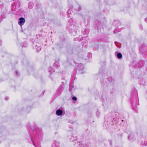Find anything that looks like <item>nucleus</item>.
Here are the masks:
<instances>
[{
  "label": "nucleus",
  "mask_w": 147,
  "mask_h": 147,
  "mask_svg": "<svg viewBox=\"0 0 147 147\" xmlns=\"http://www.w3.org/2000/svg\"><path fill=\"white\" fill-rule=\"evenodd\" d=\"M33 144H34V145L35 146V144H34V143L33 142Z\"/></svg>",
  "instance_id": "dca6fc26"
},
{
  "label": "nucleus",
  "mask_w": 147,
  "mask_h": 147,
  "mask_svg": "<svg viewBox=\"0 0 147 147\" xmlns=\"http://www.w3.org/2000/svg\"><path fill=\"white\" fill-rule=\"evenodd\" d=\"M117 57L119 59H120L122 57V55L121 53H118L117 54Z\"/></svg>",
  "instance_id": "39448f33"
},
{
  "label": "nucleus",
  "mask_w": 147,
  "mask_h": 147,
  "mask_svg": "<svg viewBox=\"0 0 147 147\" xmlns=\"http://www.w3.org/2000/svg\"><path fill=\"white\" fill-rule=\"evenodd\" d=\"M133 109L134 110V106L133 107Z\"/></svg>",
  "instance_id": "4468645a"
},
{
  "label": "nucleus",
  "mask_w": 147,
  "mask_h": 147,
  "mask_svg": "<svg viewBox=\"0 0 147 147\" xmlns=\"http://www.w3.org/2000/svg\"><path fill=\"white\" fill-rule=\"evenodd\" d=\"M2 41L0 40V46L2 45Z\"/></svg>",
  "instance_id": "9d476101"
},
{
  "label": "nucleus",
  "mask_w": 147,
  "mask_h": 147,
  "mask_svg": "<svg viewBox=\"0 0 147 147\" xmlns=\"http://www.w3.org/2000/svg\"><path fill=\"white\" fill-rule=\"evenodd\" d=\"M41 49V48L40 47L38 46L36 48V50L38 52H39Z\"/></svg>",
  "instance_id": "423d86ee"
},
{
  "label": "nucleus",
  "mask_w": 147,
  "mask_h": 147,
  "mask_svg": "<svg viewBox=\"0 0 147 147\" xmlns=\"http://www.w3.org/2000/svg\"><path fill=\"white\" fill-rule=\"evenodd\" d=\"M52 69L51 68V70H49V71H51V69Z\"/></svg>",
  "instance_id": "2eb2a0df"
},
{
  "label": "nucleus",
  "mask_w": 147,
  "mask_h": 147,
  "mask_svg": "<svg viewBox=\"0 0 147 147\" xmlns=\"http://www.w3.org/2000/svg\"><path fill=\"white\" fill-rule=\"evenodd\" d=\"M25 22V19L23 18H20L18 22V24L22 27V26L24 24Z\"/></svg>",
  "instance_id": "f257e3e1"
},
{
  "label": "nucleus",
  "mask_w": 147,
  "mask_h": 147,
  "mask_svg": "<svg viewBox=\"0 0 147 147\" xmlns=\"http://www.w3.org/2000/svg\"><path fill=\"white\" fill-rule=\"evenodd\" d=\"M130 136L129 135L128 136V138L129 139H130Z\"/></svg>",
  "instance_id": "ddd939ff"
},
{
  "label": "nucleus",
  "mask_w": 147,
  "mask_h": 147,
  "mask_svg": "<svg viewBox=\"0 0 147 147\" xmlns=\"http://www.w3.org/2000/svg\"><path fill=\"white\" fill-rule=\"evenodd\" d=\"M145 21L147 23V18H146L145 19Z\"/></svg>",
  "instance_id": "1a4fd4ad"
},
{
  "label": "nucleus",
  "mask_w": 147,
  "mask_h": 147,
  "mask_svg": "<svg viewBox=\"0 0 147 147\" xmlns=\"http://www.w3.org/2000/svg\"><path fill=\"white\" fill-rule=\"evenodd\" d=\"M63 113V111L59 109L56 111V114L58 115H60Z\"/></svg>",
  "instance_id": "f03ea898"
},
{
  "label": "nucleus",
  "mask_w": 147,
  "mask_h": 147,
  "mask_svg": "<svg viewBox=\"0 0 147 147\" xmlns=\"http://www.w3.org/2000/svg\"><path fill=\"white\" fill-rule=\"evenodd\" d=\"M72 99L73 100H77V98L76 97H75V96H74L72 97Z\"/></svg>",
  "instance_id": "0eeeda50"
},
{
  "label": "nucleus",
  "mask_w": 147,
  "mask_h": 147,
  "mask_svg": "<svg viewBox=\"0 0 147 147\" xmlns=\"http://www.w3.org/2000/svg\"><path fill=\"white\" fill-rule=\"evenodd\" d=\"M70 9L68 10V11H67V13H69V12H70Z\"/></svg>",
  "instance_id": "9b49d317"
},
{
  "label": "nucleus",
  "mask_w": 147,
  "mask_h": 147,
  "mask_svg": "<svg viewBox=\"0 0 147 147\" xmlns=\"http://www.w3.org/2000/svg\"><path fill=\"white\" fill-rule=\"evenodd\" d=\"M78 67L80 70H83L84 68V65L83 64H80L79 65Z\"/></svg>",
  "instance_id": "20e7f679"
},
{
  "label": "nucleus",
  "mask_w": 147,
  "mask_h": 147,
  "mask_svg": "<svg viewBox=\"0 0 147 147\" xmlns=\"http://www.w3.org/2000/svg\"><path fill=\"white\" fill-rule=\"evenodd\" d=\"M16 75H17V74H18V72L17 71H16Z\"/></svg>",
  "instance_id": "f8f14e48"
},
{
  "label": "nucleus",
  "mask_w": 147,
  "mask_h": 147,
  "mask_svg": "<svg viewBox=\"0 0 147 147\" xmlns=\"http://www.w3.org/2000/svg\"><path fill=\"white\" fill-rule=\"evenodd\" d=\"M73 22V20L72 19V18H71L70 19V20H69V22H70L71 23L72 22Z\"/></svg>",
  "instance_id": "6e6552de"
},
{
  "label": "nucleus",
  "mask_w": 147,
  "mask_h": 147,
  "mask_svg": "<svg viewBox=\"0 0 147 147\" xmlns=\"http://www.w3.org/2000/svg\"><path fill=\"white\" fill-rule=\"evenodd\" d=\"M33 6V3L32 2H30L28 4V7L29 9H32Z\"/></svg>",
  "instance_id": "7ed1b4c3"
}]
</instances>
